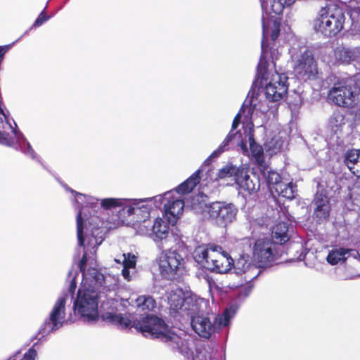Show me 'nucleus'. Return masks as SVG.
<instances>
[{
  "label": "nucleus",
  "instance_id": "obj_48",
  "mask_svg": "<svg viewBox=\"0 0 360 360\" xmlns=\"http://www.w3.org/2000/svg\"><path fill=\"white\" fill-rule=\"evenodd\" d=\"M220 360H225L224 359H223L222 357H221Z\"/></svg>",
  "mask_w": 360,
  "mask_h": 360
},
{
  "label": "nucleus",
  "instance_id": "obj_28",
  "mask_svg": "<svg viewBox=\"0 0 360 360\" xmlns=\"http://www.w3.org/2000/svg\"><path fill=\"white\" fill-rule=\"evenodd\" d=\"M330 17L327 15L326 8H322L319 13V15L314 20L313 25L314 30L325 37H330L335 36V32L330 26Z\"/></svg>",
  "mask_w": 360,
  "mask_h": 360
},
{
  "label": "nucleus",
  "instance_id": "obj_40",
  "mask_svg": "<svg viewBox=\"0 0 360 360\" xmlns=\"http://www.w3.org/2000/svg\"><path fill=\"white\" fill-rule=\"evenodd\" d=\"M37 356V351L34 349V347H32L24 354L22 357L20 355V352H18L8 360H36Z\"/></svg>",
  "mask_w": 360,
  "mask_h": 360
},
{
  "label": "nucleus",
  "instance_id": "obj_12",
  "mask_svg": "<svg viewBox=\"0 0 360 360\" xmlns=\"http://www.w3.org/2000/svg\"><path fill=\"white\" fill-rule=\"evenodd\" d=\"M136 302L137 308L135 316L132 317L131 319H129L123 315L124 318L129 319L130 321V323L127 327L131 325L137 330L140 331L145 337L156 338L155 337L146 335L147 332L145 331V330H150V328H151V330H153V324H144L146 322V321L148 320L147 319H149L150 318H158L165 323V320L162 318H160L153 314H149V311H152L156 307L155 300L150 295H142L139 296L136 299ZM157 338L159 339L158 338Z\"/></svg>",
  "mask_w": 360,
  "mask_h": 360
},
{
  "label": "nucleus",
  "instance_id": "obj_23",
  "mask_svg": "<svg viewBox=\"0 0 360 360\" xmlns=\"http://www.w3.org/2000/svg\"><path fill=\"white\" fill-rule=\"evenodd\" d=\"M236 183L241 191L248 194L257 193L260 188L259 176L253 172L248 174L244 168H241L240 174L236 178Z\"/></svg>",
  "mask_w": 360,
  "mask_h": 360
},
{
  "label": "nucleus",
  "instance_id": "obj_10",
  "mask_svg": "<svg viewBox=\"0 0 360 360\" xmlns=\"http://www.w3.org/2000/svg\"><path fill=\"white\" fill-rule=\"evenodd\" d=\"M184 256L176 249L162 251L158 259L161 276L169 281L179 279L185 271Z\"/></svg>",
  "mask_w": 360,
  "mask_h": 360
},
{
  "label": "nucleus",
  "instance_id": "obj_19",
  "mask_svg": "<svg viewBox=\"0 0 360 360\" xmlns=\"http://www.w3.org/2000/svg\"><path fill=\"white\" fill-rule=\"evenodd\" d=\"M150 229H147L146 234L153 240L160 249L171 245L173 236L169 233L167 223L161 218L154 220L153 225L150 223Z\"/></svg>",
  "mask_w": 360,
  "mask_h": 360
},
{
  "label": "nucleus",
  "instance_id": "obj_47",
  "mask_svg": "<svg viewBox=\"0 0 360 360\" xmlns=\"http://www.w3.org/2000/svg\"><path fill=\"white\" fill-rule=\"evenodd\" d=\"M247 288H248V292H250L252 288V285H250V284H248V285L247 286Z\"/></svg>",
  "mask_w": 360,
  "mask_h": 360
},
{
  "label": "nucleus",
  "instance_id": "obj_8",
  "mask_svg": "<svg viewBox=\"0 0 360 360\" xmlns=\"http://www.w3.org/2000/svg\"><path fill=\"white\" fill-rule=\"evenodd\" d=\"M169 311L177 321L181 323L185 318L199 310L206 308V300L191 292L176 289L168 292Z\"/></svg>",
  "mask_w": 360,
  "mask_h": 360
},
{
  "label": "nucleus",
  "instance_id": "obj_32",
  "mask_svg": "<svg viewBox=\"0 0 360 360\" xmlns=\"http://www.w3.org/2000/svg\"><path fill=\"white\" fill-rule=\"evenodd\" d=\"M123 201L120 203V209L117 212L118 219L123 223L128 221L129 218L133 219L134 216V202L135 199L133 198H122Z\"/></svg>",
  "mask_w": 360,
  "mask_h": 360
},
{
  "label": "nucleus",
  "instance_id": "obj_45",
  "mask_svg": "<svg viewBox=\"0 0 360 360\" xmlns=\"http://www.w3.org/2000/svg\"><path fill=\"white\" fill-rule=\"evenodd\" d=\"M11 46H0V61L3 60L5 53L9 49Z\"/></svg>",
  "mask_w": 360,
  "mask_h": 360
},
{
  "label": "nucleus",
  "instance_id": "obj_22",
  "mask_svg": "<svg viewBox=\"0 0 360 360\" xmlns=\"http://www.w3.org/2000/svg\"><path fill=\"white\" fill-rule=\"evenodd\" d=\"M274 27L271 29V32L269 31V22H266L265 21V17L263 14L262 15V44H261V49H262V43L264 40L265 41V48H266V59L267 58L269 51L270 52V57L272 60V63H274V60H276L277 55L278 53V50L272 49L271 48L269 49L268 41H269V37L270 35L271 40L274 42L277 38L279 36L280 34V25L279 24H277L276 20H274L273 22ZM262 53H261V55ZM275 65V64H274Z\"/></svg>",
  "mask_w": 360,
  "mask_h": 360
},
{
  "label": "nucleus",
  "instance_id": "obj_24",
  "mask_svg": "<svg viewBox=\"0 0 360 360\" xmlns=\"http://www.w3.org/2000/svg\"><path fill=\"white\" fill-rule=\"evenodd\" d=\"M259 110L262 112H264L267 110V108H264L262 109L258 108L257 104L255 103V100H250L248 96L243 102L239 112L235 116L232 122L231 130L230 131L234 132V130H236L238 127L242 117H244L246 120H250L254 113Z\"/></svg>",
  "mask_w": 360,
  "mask_h": 360
},
{
  "label": "nucleus",
  "instance_id": "obj_21",
  "mask_svg": "<svg viewBox=\"0 0 360 360\" xmlns=\"http://www.w3.org/2000/svg\"><path fill=\"white\" fill-rule=\"evenodd\" d=\"M358 257L359 252L355 248L336 246L329 251L326 260L330 265H337L344 264L349 259H356Z\"/></svg>",
  "mask_w": 360,
  "mask_h": 360
},
{
  "label": "nucleus",
  "instance_id": "obj_29",
  "mask_svg": "<svg viewBox=\"0 0 360 360\" xmlns=\"http://www.w3.org/2000/svg\"><path fill=\"white\" fill-rule=\"evenodd\" d=\"M327 15L330 16L329 23L333 30L335 34L339 33L344 27L345 15L343 9L338 6H330L326 8Z\"/></svg>",
  "mask_w": 360,
  "mask_h": 360
},
{
  "label": "nucleus",
  "instance_id": "obj_36",
  "mask_svg": "<svg viewBox=\"0 0 360 360\" xmlns=\"http://www.w3.org/2000/svg\"><path fill=\"white\" fill-rule=\"evenodd\" d=\"M344 124L345 116L338 111L334 112L329 119V126L335 134Z\"/></svg>",
  "mask_w": 360,
  "mask_h": 360
},
{
  "label": "nucleus",
  "instance_id": "obj_38",
  "mask_svg": "<svg viewBox=\"0 0 360 360\" xmlns=\"http://www.w3.org/2000/svg\"><path fill=\"white\" fill-rule=\"evenodd\" d=\"M244 280L238 282V283H216L213 281L210 283V288L211 289H216L218 291H224L225 288H229L230 289L238 288L243 285Z\"/></svg>",
  "mask_w": 360,
  "mask_h": 360
},
{
  "label": "nucleus",
  "instance_id": "obj_20",
  "mask_svg": "<svg viewBox=\"0 0 360 360\" xmlns=\"http://www.w3.org/2000/svg\"><path fill=\"white\" fill-rule=\"evenodd\" d=\"M245 141L241 140L239 144L241 153L247 156L251 155L258 163L262 162L264 160L263 148L256 143L251 130L245 134Z\"/></svg>",
  "mask_w": 360,
  "mask_h": 360
},
{
  "label": "nucleus",
  "instance_id": "obj_37",
  "mask_svg": "<svg viewBox=\"0 0 360 360\" xmlns=\"http://www.w3.org/2000/svg\"><path fill=\"white\" fill-rule=\"evenodd\" d=\"M124 202L122 198H107L101 200L99 207L105 210H111L120 207L121 202Z\"/></svg>",
  "mask_w": 360,
  "mask_h": 360
},
{
  "label": "nucleus",
  "instance_id": "obj_39",
  "mask_svg": "<svg viewBox=\"0 0 360 360\" xmlns=\"http://www.w3.org/2000/svg\"><path fill=\"white\" fill-rule=\"evenodd\" d=\"M349 196L352 203L360 207V181H356L350 188Z\"/></svg>",
  "mask_w": 360,
  "mask_h": 360
},
{
  "label": "nucleus",
  "instance_id": "obj_2",
  "mask_svg": "<svg viewBox=\"0 0 360 360\" xmlns=\"http://www.w3.org/2000/svg\"><path fill=\"white\" fill-rule=\"evenodd\" d=\"M195 258L198 263L210 270L219 274H225L233 266L234 273L243 276L244 281L249 283L260 274V270L251 263L248 255H241L236 262L222 248L215 245L198 247L195 250Z\"/></svg>",
  "mask_w": 360,
  "mask_h": 360
},
{
  "label": "nucleus",
  "instance_id": "obj_41",
  "mask_svg": "<svg viewBox=\"0 0 360 360\" xmlns=\"http://www.w3.org/2000/svg\"><path fill=\"white\" fill-rule=\"evenodd\" d=\"M123 266L134 269L136 263V257L131 253H124L123 254Z\"/></svg>",
  "mask_w": 360,
  "mask_h": 360
},
{
  "label": "nucleus",
  "instance_id": "obj_6",
  "mask_svg": "<svg viewBox=\"0 0 360 360\" xmlns=\"http://www.w3.org/2000/svg\"><path fill=\"white\" fill-rule=\"evenodd\" d=\"M200 174V170L198 169L175 189L165 192L163 195H158L154 197L155 207L163 204L165 215L169 224H175L184 207L183 199L179 195L176 196L175 193L179 195L191 193L199 183Z\"/></svg>",
  "mask_w": 360,
  "mask_h": 360
},
{
  "label": "nucleus",
  "instance_id": "obj_4",
  "mask_svg": "<svg viewBox=\"0 0 360 360\" xmlns=\"http://www.w3.org/2000/svg\"><path fill=\"white\" fill-rule=\"evenodd\" d=\"M147 319L144 324H153V330H145L147 332L146 335L160 338L188 360H220L212 358L210 352L205 348L196 347L193 338H183L176 334L163 321L158 318Z\"/></svg>",
  "mask_w": 360,
  "mask_h": 360
},
{
  "label": "nucleus",
  "instance_id": "obj_15",
  "mask_svg": "<svg viewBox=\"0 0 360 360\" xmlns=\"http://www.w3.org/2000/svg\"><path fill=\"white\" fill-rule=\"evenodd\" d=\"M262 174L273 197L278 195L288 200L295 198L296 186L292 182L283 181L278 172L271 169H264Z\"/></svg>",
  "mask_w": 360,
  "mask_h": 360
},
{
  "label": "nucleus",
  "instance_id": "obj_3",
  "mask_svg": "<svg viewBox=\"0 0 360 360\" xmlns=\"http://www.w3.org/2000/svg\"><path fill=\"white\" fill-rule=\"evenodd\" d=\"M265 41L262 43V54L257 65L256 77L252 83L248 96L255 100L257 104L259 97L264 95L266 100L276 102L281 100L288 92V77L284 73L274 72L269 70V64L266 60Z\"/></svg>",
  "mask_w": 360,
  "mask_h": 360
},
{
  "label": "nucleus",
  "instance_id": "obj_34",
  "mask_svg": "<svg viewBox=\"0 0 360 360\" xmlns=\"http://www.w3.org/2000/svg\"><path fill=\"white\" fill-rule=\"evenodd\" d=\"M284 143V140L280 135H275L270 140H269L266 146L270 154H276L282 148Z\"/></svg>",
  "mask_w": 360,
  "mask_h": 360
},
{
  "label": "nucleus",
  "instance_id": "obj_5",
  "mask_svg": "<svg viewBox=\"0 0 360 360\" xmlns=\"http://www.w3.org/2000/svg\"><path fill=\"white\" fill-rule=\"evenodd\" d=\"M66 191H70L75 196V202L79 207L77 215V236L78 240V245L75 250L74 259H79L82 250L84 252V248L89 247V252L91 255L96 254L97 248L103 241L102 231L98 228H93L91 235L86 233L84 236V221L89 220L87 215L84 213L86 207L94 209H99L98 199L91 195H84L78 193L66 184H61Z\"/></svg>",
  "mask_w": 360,
  "mask_h": 360
},
{
  "label": "nucleus",
  "instance_id": "obj_16",
  "mask_svg": "<svg viewBox=\"0 0 360 360\" xmlns=\"http://www.w3.org/2000/svg\"><path fill=\"white\" fill-rule=\"evenodd\" d=\"M353 83L354 80L352 79L335 83L329 91L328 101L338 106L352 107L356 96L352 87Z\"/></svg>",
  "mask_w": 360,
  "mask_h": 360
},
{
  "label": "nucleus",
  "instance_id": "obj_31",
  "mask_svg": "<svg viewBox=\"0 0 360 360\" xmlns=\"http://www.w3.org/2000/svg\"><path fill=\"white\" fill-rule=\"evenodd\" d=\"M289 227L288 222H279L273 228L271 240L276 245H281L290 239Z\"/></svg>",
  "mask_w": 360,
  "mask_h": 360
},
{
  "label": "nucleus",
  "instance_id": "obj_27",
  "mask_svg": "<svg viewBox=\"0 0 360 360\" xmlns=\"http://www.w3.org/2000/svg\"><path fill=\"white\" fill-rule=\"evenodd\" d=\"M241 134L238 132L229 131L219 146L205 160L204 163L208 165L212 159L218 158L224 152L230 150L235 145L239 147Z\"/></svg>",
  "mask_w": 360,
  "mask_h": 360
},
{
  "label": "nucleus",
  "instance_id": "obj_26",
  "mask_svg": "<svg viewBox=\"0 0 360 360\" xmlns=\"http://www.w3.org/2000/svg\"><path fill=\"white\" fill-rule=\"evenodd\" d=\"M360 53L359 48H346L344 46L337 47L334 50L333 58L330 63L333 65H347L354 61Z\"/></svg>",
  "mask_w": 360,
  "mask_h": 360
},
{
  "label": "nucleus",
  "instance_id": "obj_14",
  "mask_svg": "<svg viewBox=\"0 0 360 360\" xmlns=\"http://www.w3.org/2000/svg\"><path fill=\"white\" fill-rule=\"evenodd\" d=\"M278 248V245L269 238L256 240L254 245L253 257L258 264H255V265L261 271V268H264L274 262L281 256ZM250 259L252 264V259L250 257Z\"/></svg>",
  "mask_w": 360,
  "mask_h": 360
},
{
  "label": "nucleus",
  "instance_id": "obj_43",
  "mask_svg": "<svg viewBox=\"0 0 360 360\" xmlns=\"http://www.w3.org/2000/svg\"><path fill=\"white\" fill-rule=\"evenodd\" d=\"M351 17L360 22V6L354 7L351 13Z\"/></svg>",
  "mask_w": 360,
  "mask_h": 360
},
{
  "label": "nucleus",
  "instance_id": "obj_7",
  "mask_svg": "<svg viewBox=\"0 0 360 360\" xmlns=\"http://www.w3.org/2000/svg\"><path fill=\"white\" fill-rule=\"evenodd\" d=\"M209 302L206 300V308L191 314L184 321L191 322L192 329L200 337L208 339L218 330L226 327L230 323L231 319L234 316L236 310L233 307L226 309L221 315H218L212 321L210 318L205 316L209 313Z\"/></svg>",
  "mask_w": 360,
  "mask_h": 360
},
{
  "label": "nucleus",
  "instance_id": "obj_46",
  "mask_svg": "<svg viewBox=\"0 0 360 360\" xmlns=\"http://www.w3.org/2000/svg\"><path fill=\"white\" fill-rule=\"evenodd\" d=\"M353 174H354L358 179V181H360V163L358 165L356 169L354 170Z\"/></svg>",
  "mask_w": 360,
  "mask_h": 360
},
{
  "label": "nucleus",
  "instance_id": "obj_13",
  "mask_svg": "<svg viewBox=\"0 0 360 360\" xmlns=\"http://www.w3.org/2000/svg\"><path fill=\"white\" fill-rule=\"evenodd\" d=\"M205 206L210 219L219 226L226 227L236 219L238 210L233 203L215 201Z\"/></svg>",
  "mask_w": 360,
  "mask_h": 360
},
{
  "label": "nucleus",
  "instance_id": "obj_25",
  "mask_svg": "<svg viewBox=\"0 0 360 360\" xmlns=\"http://www.w3.org/2000/svg\"><path fill=\"white\" fill-rule=\"evenodd\" d=\"M154 198L135 199L134 202V216L131 219L133 222H143V226L148 227L150 224L147 219L150 217L151 206L147 204V202L152 201Z\"/></svg>",
  "mask_w": 360,
  "mask_h": 360
},
{
  "label": "nucleus",
  "instance_id": "obj_35",
  "mask_svg": "<svg viewBox=\"0 0 360 360\" xmlns=\"http://www.w3.org/2000/svg\"><path fill=\"white\" fill-rule=\"evenodd\" d=\"M241 168L236 167L233 165H227L218 172V177L219 179H224L226 177L234 176L235 181L236 182V178L240 174Z\"/></svg>",
  "mask_w": 360,
  "mask_h": 360
},
{
  "label": "nucleus",
  "instance_id": "obj_44",
  "mask_svg": "<svg viewBox=\"0 0 360 360\" xmlns=\"http://www.w3.org/2000/svg\"><path fill=\"white\" fill-rule=\"evenodd\" d=\"M130 269L131 268L123 266V269L122 270V275L124 277V278L127 281H130L132 277L131 275L130 274Z\"/></svg>",
  "mask_w": 360,
  "mask_h": 360
},
{
  "label": "nucleus",
  "instance_id": "obj_33",
  "mask_svg": "<svg viewBox=\"0 0 360 360\" xmlns=\"http://www.w3.org/2000/svg\"><path fill=\"white\" fill-rule=\"evenodd\" d=\"M342 162L353 173L360 163V150H347L342 157Z\"/></svg>",
  "mask_w": 360,
  "mask_h": 360
},
{
  "label": "nucleus",
  "instance_id": "obj_1",
  "mask_svg": "<svg viewBox=\"0 0 360 360\" xmlns=\"http://www.w3.org/2000/svg\"><path fill=\"white\" fill-rule=\"evenodd\" d=\"M95 255H91L89 247L84 248L83 255L78 263V268L82 274V281L76 297L73 299L72 310L76 316L86 323H93L98 319V303L105 311L102 314L104 321L122 328H127L130 321L118 312L120 303L114 299H108L107 292L110 288L106 285V281L103 274L94 267Z\"/></svg>",
  "mask_w": 360,
  "mask_h": 360
},
{
  "label": "nucleus",
  "instance_id": "obj_11",
  "mask_svg": "<svg viewBox=\"0 0 360 360\" xmlns=\"http://www.w3.org/2000/svg\"><path fill=\"white\" fill-rule=\"evenodd\" d=\"M184 256L176 249L162 251L158 259L161 276L169 281L179 279L185 271Z\"/></svg>",
  "mask_w": 360,
  "mask_h": 360
},
{
  "label": "nucleus",
  "instance_id": "obj_17",
  "mask_svg": "<svg viewBox=\"0 0 360 360\" xmlns=\"http://www.w3.org/2000/svg\"><path fill=\"white\" fill-rule=\"evenodd\" d=\"M311 206L313 209V218L316 223L321 224L328 219L331 205L324 183L320 182L318 184L317 191L314 195Z\"/></svg>",
  "mask_w": 360,
  "mask_h": 360
},
{
  "label": "nucleus",
  "instance_id": "obj_9",
  "mask_svg": "<svg viewBox=\"0 0 360 360\" xmlns=\"http://www.w3.org/2000/svg\"><path fill=\"white\" fill-rule=\"evenodd\" d=\"M79 274L77 269H70L68 272V280L69 285L67 292H64L55 302L49 318L44 321L39 329V333L43 337L61 328L65 321V305L69 295L74 294L77 288V277Z\"/></svg>",
  "mask_w": 360,
  "mask_h": 360
},
{
  "label": "nucleus",
  "instance_id": "obj_42",
  "mask_svg": "<svg viewBox=\"0 0 360 360\" xmlns=\"http://www.w3.org/2000/svg\"><path fill=\"white\" fill-rule=\"evenodd\" d=\"M49 18L50 17L45 13L44 11H43L34 21L33 26L39 27Z\"/></svg>",
  "mask_w": 360,
  "mask_h": 360
},
{
  "label": "nucleus",
  "instance_id": "obj_18",
  "mask_svg": "<svg viewBox=\"0 0 360 360\" xmlns=\"http://www.w3.org/2000/svg\"><path fill=\"white\" fill-rule=\"evenodd\" d=\"M294 72L298 79L307 81L316 79L319 70L317 63L311 51L305 50L295 62Z\"/></svg>",
  "mask_w": 360,
  "mask_h": 360
},
{
  "label": "nucleus",
  "instance_id": "obj_30",
  "mask_svg": "<svg viewBox=\"0 0 360 360\" xmlns=\"http://www.w3.org/2000/svg\"><path fill=\"white\" fill-rule=\"evenodd\" d=\"M295 0H260L263 13L266 15H280L285 7L291 6Z\"/></svg>",
  "mask_w": 360,
  "mask_h": 360
}]
</instances>
